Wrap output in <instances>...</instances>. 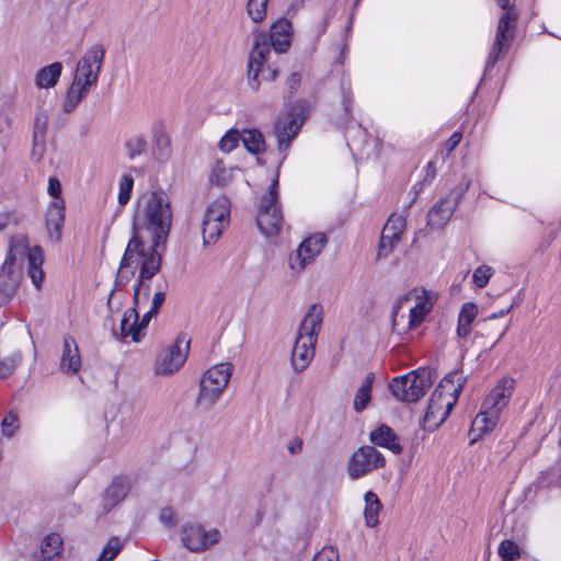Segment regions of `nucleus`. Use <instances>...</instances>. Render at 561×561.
Masks as SVG:
<instances>
[{
  "label": "nucleus",
  "instance_id": "f257e3e1",
  "mask_svg": "<svg viewBox=\"0 0 561 561\" xmlns=\"http://www.w3.org/2000/svg\"><path fill=\"white\" fill-rule=\"evenodd\" d=\"M25 260L28 277L37 289L41 288L45 277L43 251L37 245L31 248L25 236H14L10 239L5 260L0 266V305L9 301L18 290Z\"/></svg>",
  "mask_w": 561,
  "mask_h": 561
},
{
  "label": "nucleus",
  "instance_id": "f03ea898",
  "mask_svg": "<svg viewBox=\"0 0 561 561\" xmlns=\"http://www.w3.org/2000/svg\"><path fill=\"white\" fill-rule=\"evenodd\" d=\"M146 239L147 237L133 232V237L127 243L118 270L121 277L126 280L135 274L136 268L139 270L137 280L134 284L133 300L136 306L140 305L142 298L146 301L149 296L150 282L161 270V248H163L165 243L149 240L150 244H147Z\"/></svg>",
  "mask_w": 561,
  "mask_h": 561
},
{
  "label": "nucleus",
  "instance_id": "7ed1b4c3",
  "mask_svg": "<svg viewBox=\"0 0 561 561\" xmlns=\"http://www.w3.org/2000/svg\"><path fill=\"white\" fill-rule=\"evenodd\" d=\"M172 224L169 196L163 191H152L140 195L133 215V232L148 240L165 242Z\"/></svg>",
  "mask_w": 561,
  "mask_h": 561
},
{
  "label": "nucleus",
  "instance_id": "20e7f679",
  "mask_svg": "<svg viewBox=\"0 0 561 561\" xmlns=\"http://www.w3.org/2000/svg\"><path fill=\"white\" fill-rule=\"evenodd\" d=\"M463 383L465 377L458 371L450 373L440 380L430 398L425 415L421 422L424 430L435 431L445 422L457 402Z\"/></svg>",
  "mask_w": 561,
  "mask_h": 561
},
{
  "label": "nucleus",
  "instance_id": "39448f33",
  "mask_svg": "<svg viewBox=\"0 0 561 561\" xmlns=\"http://www.w3.org/2000/svg\"><path fill=\"white\" fill-rule=\"evenodd\" d=\"M322 321V306L319 304L311 305L300 322L291 350L290 363L296 373H302L314 357Z\"/></svg>",
  "mask_w": 561,
  "mask_h": 561
},
{
  "label": "nucleus",
  "instance_id": "423d86ee",
  "mask_svg": "<svg viewBox=\"0 0 561 561\" xmlns=\"http://www.w3.org/2000/svg\"><path fill=\"white\" fill-rule=\"evenodd\" d=\"M514 387L515 379L511 377H504L497 381L482 402L479 414L472 421L471 432H478V436H482L495 427L501 412L512 397Z\"/></svg>",
  "mask_w": 561,
  "mask_h": 561
},
{
  "label": "nucleus",
  "instance_id": "0eeeda50",
  "mask_svg": "<svg viewBox=\"0 0 561 561\" xmlns=\"http://www.w3.org/2000/svg\"><path fill=\"white\" fill-rule=\"evenodd\" d=\"M253 44L248 58V83L251 90L257 91L260 89L259 77L265 80L273 81L276 79L278 71L276 68L267 65L271 49L273 48L268 42L267 32L255 26L252 30Z\"/></svg>",
  "mask_w": 561,
  "mask_h": 561
},
{
  "label": "nucleus",
  "instance_id": "6e6552de",
  "mask_svg": "<svg viewBox=\"0 0 561 561\" xmlns=\"http://www.w3.org/2000/svg\"><path fill=\"white\" fill-rule=\"evenodd\" d=\"M232 370V364L220 363L204 373L195 401L197 409L207 412L217 403L229 383Z\"/></svg>",
  "mask_w": 561,
  "mask_h": 561
},
{
  "label": "nucleus",
  "instance_id": "1a4fd4ad",
  "mask_svg": "<svg viewBox=\"0 0 561 561\" xmlns=\"http://www.w3.org/2000/svg\"><path fill=\"white\" fill-rule=\"evenodd\" d=\"M434 371L430 368H420L407 375L393 378L389 389L393 397L402 402L420 400L434 382Z\"/></svg>",
  "mask_w": 561,
  "mask_h": 561
},
{
  "label": "nucleus",
  "instance_id": "9d476101",
  "mask_svg": "<svg viewBox=\"0 0 561 561\" xmlns=\"http://www.w3.org/2000/svg\"><path fill=\"white\" fill-rule=\"evenodd\" d=\"M278 179L275 178L270 186L268 193L261 198L256 224L260 231L268 236H276L283 224V215L278 206Z\"/></svg>",
  "mask_w": 561,
  "mask_h": 561
},
{
  "label": "nucleus",
  "instance_id": "9b49d317",
  "mask_svg": "<svg viewBox=\"0 0 561 561\" xmlns=\"http://www.w3.org/2000/svg\"><path fill=\"white\" fill-rule=\"evenodd\" d=\"M230 202L226 196H219L206 209L202 225L204 244L215 243L228 225Z\"/></svg>",
  "mask_w": 561,
  "mask_h": 561
},
{
  "label": "nucleus",
  "instance_id": "f8f14e48",
  "mask_svg": "<svg viewBox=\"0 0 561 561\" xmlns=\"http://www.w3.org/2000/svg\"><path fill=\"white\" fill-rule=\"evenodd\" d=\"M188 350L190 342L176 337L170 346L158 353L153 366L154 375L167 377L175 374L186 362Z\"/></svg>",
  "mask_w": 561,
  "mask_h": 561
},
{
  "label": "nucleus",
  "instance_id": "ddd939ff",
  "mask_svg": "<svg viewBox=\"0 0 561 561\" xmlns=\"http://www.w3.org/2000/svg\"><path fill=\"white\" fill-rule=\"evenodd\" d=\"M413 297L415 299L414 307L411 308L409 313V329H414L419 327L423 320L425 319L426 314L431 311L434 302L435 297L433 291L426 290V289H413L410 294L402 296L399 298L396 304L393 305L392 310V325L393 328L398 324V313L400 308L405 301H409Z\"/></svg>",
  "mask_w": 561,
  "mask_h": 561
},
{
  "label": "nucleus",
  "instance_id": "4468645a",
  "mask_svg": "<svg viewBox=\"0 0 561 561\" xmlns=\"http://www.w3.org/2000/svg\"><path fill=\"white\" fill-rule=\"evenodd\" d=\"M386 459L374 446L365 445L356 449L347 461V472L351 479L356 480L369 472L383 468Z\"/></svg>",
  "mask_w": 561,
  "mask_h": 561
},
{
  "label": "nucleus",
  "instance_id": "2eb2a0df",
  "mask_svg": "<svg viewBox=\"0 0 561 561\" xmlns=\"http://www.w3.org/2000/svg\"><path fill=\"white\" fill-rule=\"evenodd\" d=\"M104 56L105 49L102 45L94 44L89 47L77 64L73 80L89 88L95 85Z\"/></svg>",
  "mask_w": 561,
  "mask_h": 561
},
{
  "label": "nucleus",
  "instance_id": "dca6fc26",
  "mask_svg": "<svg viewBox=\"0 0 561 561\" xmlns=\"http://www.w3.org/2000/svg\"><path fill=\"white\" fill-rule=\"evenodd\" d=\"M328 240L323 233H316L305 239L288 257L289 268L300 274L321 253Z\"/></svg>",
  "mask_w": 561,
  "mask_h": 561
},
{
  "label": "nucleus",
  "instance_id": "f3484780",
  "mask_svg": "<svg viewBox=\"0 0 561 561\" xmlns=\"http://www.w3.org/2000/svg\"><path fill=\"white\" fill-rule=\"evenodd\" d=\"M219 540V530H205L201 525H186L182 531V541L184 546L193 552L207 550Z\"/></svg>",
  "mask_w": 561,
  "mask_h": 561
},
{
  "label": "nucleus",
  "instance_id": "a211bd4d",
  "mask_svg": "<svg viewBox=\"0 0 561 561\" xmlns=\"http://www.w3.org/2000/svg\"><path fill=\"white\" fill-rule=\"evenodd\" d=\"M304 118L294 112L286 113L278 117L274 126L278 149L285 151L301 129Z\"/></svg>",
  "mask_w": 561,
  "mask_h": 561
},
{
  "label": "nucleus",
  "instance_id": "6ab92c4d",
  "mask_svg": "<svg viewBox=\"0 0 561 561\" xmlns=\"http://www.w3.org/2000/svg\"><path fill=\"white\" fill-rule=\"evenodd\" d=\"M405 229V218L401 215L392 214L383 226L379 241V256H388L394 247L401 240Z\"/></svg>",
  "mask_w": 561,
  "mask_h": 561
},
{
  "label": "nucleus",
  "instance_id": "aec40b11",
  "mask_svg": "<svg viewBox=\"0 0 561 561\" xmlns=\"http://www.w3.org/2000/svg\"><path fill=\"white\" fill-rule=\"evenodd\" d=\"M268 42L273 49L283 54L288 50L293 37V26L289 20L280 18L272 23L270 27Z\"/></svg>",
  "mask_w": 561,
  "mask_h": 561
},
{
  "label": "nucleus",
  "instance_id": "412c9836",
  "mask_svg": "<svg viewBox=\"0 0 561 561\" xmlns=\"http://www.w3.org/2000/svg\"><path fill=\"white\" fill-rule=\"evenodd\" d=\"M458 202L449 196L436 202L427 213V226L433 229L443 228L451 218Z\"/></svg>",
  "mask_w": 561,
  "mask_h": 561
},
{
  "label": "nucleus",
  "instance_id": "4be33fe9",
  "mask_svg": "<svg viewBox=\"0 0 561 561\" xmlns=\"http://www.w3.org/2000/svg\"><path fill=\"white\" fill-rule=\"evenodd\" d=\"M130 490V483L128 479L118 477L113 480V482L105 490L101 504L102 511L101 514L108 513L113 507H115L118 503L125 500Z\"/></svg>",
  "mask_w": 561,
  "mask_h": 561
},
{
  "label": "nucleus",
  "instance_id": "5701e85b",
  "mask_svg": "<svg viewBox=\"0 0 561 561\" xmlns=\"http://www.w3.org/2000/svg\"><path fill=\"white\" fill-rule=\"evenodd\" d=\"M65 202L64 199H53L46 213V226L49 237L54 241H59L61 237V228L65 222Z\"/></svg>",
  "mask_w": 561,
  "mask_h": 561
},
{
  "label": "nucleus",
  "instance_id": "b1692460",
  "mask_svg": "<svg viewBox=\"0 0 561 561\" xmlns=\"http://www.w3.org/2000/svg\"><path fill=\"white\" fill-rule=\"evenodd\" d=\"M369 440L382 448H386L394 455H400L403 450L399 443L397 434L386 424H380L369 434Z\"/></svg>",
  "mask_w": 561,
  "mask_h": 561
},
{
  "label": "nucleus",
  "instance_id": "393cba45",
  "mask_svg": "<svg viewBox=\"0 0 561 561\" xmlns=\"http://www.w3.org/2000/svg\"><path fill=\"white\" fill-rule=\"evenodd\" d=\"M81 367V357L77 342L71 336L64 339L60 369L66 374H77Z\"/></svg>",
  "mask_w": 561,
  "mask_h": 561
},
{
  "label": "nucleus",
  "instance_id": "a878e982",
  "mask_svg": "<svg viewBox=\"0 0 561 561\" xmlns=\"http://www.w3.org/2000/svg\"><path fill=\"white\" fill-rule=\"evenodd\" d=\"M145 300L144 298L141 299ZM141 305L136 306L134 304V307L128 308L123 316V319L121 321V328H119V339L126 340L127 337H130L133 342H139L142 337L139 332L138 327V312L137 308H139Z\"/></svg>",
  "mask_w": 561,
  "mask_h": 561
},
{
  "label": "nucleus",
  "instance_id": "bb28decb",
  "mask_svg": "<svg viewBox=\"0 0 561 561\" xmlns=\"http://www.w3.org/2000/svg\"><path fill=\"white\" fill-rule=\"evenodd\" d=\"M62 70L59 61L53 62L38 70L35 76V84L39 89H49L57 84Z\"/></svg>",
  "mask_w": 561,
  "mask_h": 561
},
{
  "label": "nucleus",
  "instance_id": "cd10ccee",
  "mask_svg": "<svg viewBox=\"0 0 561 561\" xmlns=\"http://www.w3.org/2000/svg\"><path fill=\"white\" fill-rule=\"evenodd\" d=\"M517 20V14L514 8L506 9L504 15L500 19L495 36V47L502 50L505 42L511 37L510 30L514 26Z\"/></svg>",
  "mask_w": 561,
  "mask_h": 561
},
{
  "label": "nucleus",
  "instance_id": "c85d7f7f",
  "mask_svg": "<svg viewBox=\"0 0 561 561\" xmlns=\"http://www.w3.org/2000/svg\"><path fill=\"white\" fill-rule=\"evenodd\" d=\"M478 314V307L473 302H466L462 305L458 314L457 335L459 337H467L471 332V324Z\"/></svg>",
  "mask_w": 561,
  "mask_h": 561
},
{
  "label": "nucleus",
  "instance_id": "c756f323",
  "mask_svg": "<svg viewBox=\"0 0 561 561\" xmlns=\"http://www.w3.org/2000/svg\"><path fill=\"white\" fill-rule=\"evenodd\" d=\"M365 508H364V517L366 526L375 527L378 525L379 512L382 508V504L379 501L377 494L373 491H367L364 495Z\"/></svg>",
  "mask_w": 561,
  "mask_h": 561
},
{
  "label": "nucleus",
  "instance_id": "7c9ffc66",
  "mask_svg": "<svg viewBox=\"0 0 561 561\" xmlns=\"http://www.w3.org/2000/svg\"><path fill=\"white\" fill-rule=\"evenodd\" d=\"M171 139L163 130H157L153 135L152 157L159 162H165L171 157Z\"/></svg>",
  "mask_w": 561,
  "mask_h": 561
},
{
  "label": "nucleus",
  "instance_id": "2f4dec72",
  "mask_svg": "<svg viewBox=\"0 0 561 561\" xmlns=\"http://www.w3.org/2000/svg\"><path fill=\"white\" fill-rule=\"evenodd\" d=\"M62 552V539L58 534L47 535L42 542L41 553L45 561H56Z\"/></svg>",
  "mask_w": 561,
  "mask_h": 561
},
{
  "label": "nucleus",
  "instance_id": "473e14b6",
  "mask_svg": "<svg viewBox=\"0 0 561 561\" xmlns=\"http://www.w3.org/2000/svg\"><path fill=\"white\" fill-rule=\"evenodd\" d=\"M241 140L245 149L253 154H259L265 150L264 137L257 129L242 130Z\"/></svg>",
  "mask_w": 561,
  "mask_h": 561
},
{
  "label": "nucleus",
  "instance_id": "72a5a7b5",
  "mask_svg": "<svg viewBox=\"0 0 561 561\" xmlns=\"http://www.w3.org/2000/svg\"><path fill=\"white\" fill-rule=\"evenodd\" d=\"M89 89V87L73 80L64 101V111L66 113L72 112L87 95Z\"/></svg>",
  "mask_w": 561,
  "mask_h": 561
},
{
  "label": "nucleus",
  "instance_id": "f704fd0d",
  "mask_svg": "<svg viewBox=\"0 0 561 561\" xmlns=\"http://www.w3.org/2000/svg\"><path fill=\"white\" fill-rule=\"evenodd\" d=\"M373 380H374V374L370 373L366 376L362 386L357 390L355 398H354V402H353V407L356 412H362L367 408V405L371 399L370 393H371Z\"/></svg>",
  "mask_w": 561,
  "mask_h": 561
},
{
  "label": "nucleus",
  "instance_id": "c9c22d12",
  "mask_svg": "<svg viewBox=\"0 0 561 561\" xmlns=\"http://www.w3.org/2000/svg\"><path fill=\"white\" fill-rule=\"evenodd\" d=\"M236 169L233 168H227L222 161H216L213 165L209 181L213 184L219 185V186H226L229 184L233 179V172ZM239 171V169H237Z\"/></svg>",
  "mask_w": 561,
  "mask_h": 561
},
{
  "label": "nucleus",
  "instance_id": "e433bc0d",
  "mask_svg": "<svg viewBox=\"0 0 561 561\" xmlns=\"http://www.w3.org/2000/svg\"><path fill=\"white\" fill-rule=\"evenodd\" d=\"M48 128V116L46 113H39L35 117L34 122V131H33V141L34 148L39 147L44 148L45 136Z\"/></svg>",
  "mask_w": 561,
  "mask_h": 561
},
{
  "label": "nucleus",
  "instance_id": "4c0bfd02",
  "mask_svg": "<svg viewBox=\"0 0 561 561\" xmlns=\"http://www.w3.org/2000/svg\"><path fill=\"white\" fill-rule=\"evenodd\" d=\"M147 139L142 135H135L127 139L125 144V148L127 151V156L129 159H135L136 157L141 156L147 150Z\"/></svg>",
  "mask_w": 561,
  "mask_h": 561
},
{
  "label": "nucleus",
  "instance_id": "58836bf2",
  "mask_svg": "<svg viewBox=\"0 0 561 561\" xmlns=\"http://www.w3.org/2000/svg\"><path fill=\"white\" fill-rule=\"evenodd\" d=\"M268 0H249L247 13L254 23H261L266 18Z\"/></svg>",
  "mask_w": 561,
  "mask_h": 561
},
{
  "label": "nucleus",
  "instance_id": "ea45409f",
  "mask_svg": "<svg viewBox=\"0 0 561 561\" xmlns=\"http://www.w3.org/2000/svg\"><path fill=\"white\" fill-rule=\"evenodd\" d=\"M499 556L505 561H514L520 557L519 546L510 539L503 540L497 549Z\"/></svg>",
  "mask_w": 561,
  "mask_h": 561
},
{
  "label": "nucleus",
  "instance_id": "a19ab883",
  "mask_svg": "<svg viewBox=\"0 0 561 561\" xmlns=\"http://www.w3.org/2000/svg\"><path fill=\"white\" fill-rule=\"evenodd\" d=\"M134 187V179L130 174H123L118 185V204L126 205L129 199Z\"/></svg>",
  "mask_w": 561,
  "mask_h": 561
},
{
  "label": "nucleus",
  "instance_id": "79ce46f5",
  "mask_svg": "<svg viewBox=\"0 0 561 561\" xmlns=\"http://www.w3.org/2000/svg\"><path fill=\"white\" fill-rule=\"evenodd\" d=\"M502 330L497 324L484 319L480 322V329L474 333L473 342H478L481 339L493 340L496 337L499 332Z\"/></svg>",
  "mask_w": 561,
  "mask_h": 561
},
{
  "label": "nucleus",
  "instance_id": "37998d69",
  "mask_svg": "<svg viewBox=\"0 0 561 561\" xmlns=\"http://www.w3.org/2000/svg\"><path fill=\"white\" fill-rule=\"evenodd\" d=\"M122 548L123 545L117 537L108 539L96 561H113Z\"/></svg>",
  "mask_w": 561,
  "mask_h": 561
},
{
  "label": "nucleus",
  "instance_id": "c03bdc74",
  "mask_svg": "<svg viewBox=\"0 0 561 561\" xmlns=\"http://www.w3.org/2000/svg\"><path fill=\"white\" fill-rule=\"evenodd\" d=\"M20 428L18 416L13 412H9L1 422V432L4 437L11 438Z\"/></svg>",
  "mask_w": 561,
  "mask_h": 561
},
{
  "label": "nucleus",
  "instance_id": "a18cd8bd",
  "mask_svg": "<svg viewBox=\"0 0 561 561\" xmlns=\"http://www.w3.org/2000/svg\"><path fill=\"white\" fill-rule=\"evenodd\" d=\"M241 140V133L236 129H231L219 141V149L224 152H230L233 150Z\"/></svg>",
  "mask_w": 561,
  "mask_h": 561
},
{
  "label": "nucleus",
  "instance_id": "49530a36",
  "mask_svg": "<svg viewBox=\"0 0 561 561\" xmlns=\"http://www.w3.org/2000/svg\"><path fill=\"white\" fill-rule=\"evenodd\" d=\"M20 362L21 355L19 353H14L10 357L0 359V378H7L12 375Z\"/></svg>",
  "mask_w": 561,
  "mask_h": 561
},
{
  "label": "nucleus",
  "instance_id": "de8ad7c7",
  "mask_svg": "<svg viewBox=\"0 0 561 561\" xmlns=\"http://www.w3.org/2000/svg\"><path fill=\"white\" fill-rule=\"evenodd\" d=\"M492 274L493 268L491 266L481 265L473 272L472 279L479 288H483L489 283Z\"/></svg>",
  "mask_w": 561,
  "mask_h": 561
},
{
  "label": "nucleus",
  "instance_id": "09e8293b",
  "mask_svg": "<svg viewBox=\"0 0 561 561\" xmlns=\"http://www.w3.org/2000/svg\"><path fill=\"white\" fill-rule=\"evenodd\" d=\"M508 328H510L508 324H505L504 327H502V330L499 332L496 337L493 340L484 337V339L478 340V342H473V343L477 344L478 347L481 348L482 351L492 350L501 341V339L506 334V332L508 331Z\"/></svg>",
  "mask_w": 561,
  "mask_h": 561
},
{
  "label": "nucleus",
  "instance_id": "8fccbe9b",
  "mask_svg": "<svg viewBox=\"0 0 561 561\" xmlns=\"http://www.w3.org/2000/svg\"><path fill=\"white\" fill-rule=\"evenodd\" d=\"M312 561H339V554L333 548L327 547L319 551Z\"/></svg>",
  "mask_w": 561,
  "mask_h": 561
},
{
  "label": "nucleus",
  "instance_id": "3c124183",
  "mask_svg": "<svg viewBox=\"0 0 561 561\" xmlns=\"http://www.w3.org/2000/svg\"><path fill=\"white\" fill-rule=\"evenodd\" d=\"M48 193L54 199H62L60 197L61 184L59 180L55 176H50L48 180Z\"/></svg>",
  "mask_w": 561,
  "mask_h": 561
},
{
  "label": "nucleus",
  "instance_id": "603ef678",
  "mask_svg": "<svg viewBox=\"0 0 561 561\" xmlns=\"http://www.w3.org/2000/svg\"><path fill=\"white\" fill-rule=\"evenodd\" d=\"M165 300V291L164 290H158L154 293L151 301V310L159 312V309L161 308L162 304Z\"/></svg>",
  "mask_w": 561,
  "mask_h": 561
},
{
  "label": "nucleus",
  "instance_id": "864d4df0",
  "mask_svg": "<svg viewBox=\"0 0 561 561\" xmlns=\"http://www.w3.org/2000/svg\"><path fill=\"white\" fill-rule=\"evenodd\" d=\"M158 312L149 309L141 318V321L138 320V327H139V332H140V335L141 337L145 335L144 331L145 329L148 327L150 320L157 316Z\"/></svg>",
  "mask_w": 561,
  "mask_h": 561
},
{
  "label": "nucleus",
  "instance_id": "5fc2aeb1",
  "mask_svg": "<svg viewBox=\"0 0 561 561\" xmlns=\"http://www.w3.org/2000/svg\"><path fill=\"white\" fill-rule=\"evenodd\" d=\"M462 138L461 133L455 131L446 142L447 154H449L459 145Z\"/></svg>",
  "mask_w": 561,
  "mask_h": 561
},
{
  "label": "nucleus",
  "instance_id": "6e6d98bb",
  "mask_svg": "<svg viewBox=\"0 0 561 561\" xmlns=\"http://www.w3.org/2000/svg\"><path fill=\"white\" fill-rule=\"evenodd\" d=\"M160 520L165 525H173L174 524L173 511L169 507L162 508L160 512Z\"/></svg>",
  "mask_w": 561,
  "mask_h": 561
},
{
  "label": "nucleus",
  "instance_id": "4d7b16f0",
  "mask_svg": "<svg viewBox=\"0 0 561 561\" xmlns=\"http://www.w3.org/2000/svg\"><path fill=\"white\" fill-rule=\"evenodd\" d=\"M288 450L291 454H299L302 450V440L300 438H296L289 446Z\"/></svg>",
  "mask_w": 561,
  "mask_h": 561
},
{
  "label": "nucleus",
  "instance_id": "13d9d810",
  "mask_svg": "<svg viewBox=\"0 0 561 561\" xmlns=\"http://www.w3.org/2000/svg\"><path fill=\"white\" fill-rule=\"evenodd\" d=\"M501 51H502V50H499V48H496V47H495V44H494V45H493V48H492V50H491V53H490V55H489L488 65L493 66V65L496 62V60H497L499 55H500V53H501Z\"/></svg>",
  "mask_w": 561,
  "mask_h": 561
},
{
  "label": "nucleus",
  "instance_id": "bf43d9fd",
  "mask_svg": "<svg viewBox=\"0 0 561 561\" xmlns=\"http://www.w3.org/2000/svg\"><path fill=\"white\" fill-rule=\"evenodd\" d=\"M287 82L291 89H295L300 83V75L298 72H293Z\"/></svg>",
  "mask_w": 561,
  "mask_h": 561
},
{
  "label": "nucleus",
  "instance_id": "052dcab7",
  "mask_svg": "<svg viewBox=\"0 0 561 561\" xmlns=\"http://www.w3.org/2000/svg\"><path fill=\"white\" fill-rule=\"evenodd\" d=\"M426 171H427V174H426V178L425 180L430 179V180H433L435 176H436V167H435V163L434 162H428L427 164V168H426Z\"/></svg>",
  "mask_w": 561,
  "mask_h": 561
},
{
  "label": "nucleus",
  "instance_id": "680f3d73",
  "mask_svg": "<svg viewBox=\"0 0 561 561\" xmlns=\"http://www.w3.org/2000/svg\"><path fill=\"white\" fill-rule=\"evenodd\" d=\"M10 221V216L5 213H0V231H2Z\"/></svg>",
  "mask_w": 561,
  "mask_h": 561
},
{
  "label": "nucleus",
  "instance_id": "e2e57ef3",
  "mask_svg": "<svg viewBox=\"0 0 561 561\" xmlns=\"http://www.w3.org/2000/svg\"><path fill=\"white\" fill-rule=\"evenodd\" d=\"M510 310H511V307H510V308H507V309H502V310H500L497 313H493V314H491L489 318H486V320H489V321H491V322H492L496 317H503V316H505L506 313H508V312H510Z\"/></svg>",
  "mask_w": 561,
  "mask_h": 561
},
{
  "label": "nucleus",
  "instance_id": "0e129e2a",
  "mask_svg": "<svg viewBox=\"0 0 561 561\" xmlns=\"http://www.w3.org/2000/svg\"><path fill=\"white\" fill-rule=\"evenodd\" d=\"M499 7L503 10H506V9H510V8H513L512 5H510V0H496Z\"/></svg>",
  "mask_w": 561,
  "mask_h": 561
},
{
  "label": "nucleus",
  "instance_id": "69168bd1",
  "mask_svg": "<svg viewBox=\"0 0 561 561\" xmlns=\"http://www.w3.org/2000/svg\"><path fill=\"white\" fill-rule=\"evenodd\" d=\"M419 561H427L426 559H422V560H419Z\"/></svg>",
  "mask_w": 561,
  "mask_h": 561
},
{
  "label": "nucleus",
  "instance_id": "338daca9",
  "mask_svg": "<svg viewBox=\"0 0 561 561\" xmlns=\"http://www.w3.org/2000/svg\"><path fill=\"white\" fill-rule=\"evenodd\" d=\"M152 561H158V560H152Z\"/></svg>",
  "mask_w": 561,
  "mask_h": 561
}]
</instances>
